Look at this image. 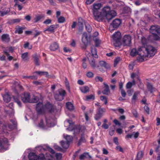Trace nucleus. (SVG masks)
<instances>
[{"label":"nucleus","mask_w":160,"mask_h":160,"mask_svg":"<svg viewBox=\"0 0 160 160\" xmlns=\"http://www.w3.org/2000/svg\"><path fill=\"white\" fill-rule=\"evenodd\" d=\"M10 12V10L8 9L7 10L3 9L2 11H0V16L3 17L7 14Z\"/></svg>","instance_id":"a878e982"},{"label":"nucleus","mask_w":160,"mask_h":160,"mask_svg":"<svg viewBox=\"0 0 160 160\" xmlns=\"http://www.w3.org/2000/svg\"><path fill=\"white\" fill-rule=\"evenodd\" d=\"M39 98L38 97L33 95L32 98H31L30 103L37 102L39 100Z\"/></svg>","instance_id":"cd10ccee"},{"label":"nucleus","mask_w":160,"mask_h":160,"mask_svg":"<svg viewBox=\"0 0 160 160\" xmlns=\"http://www.w3.org/2000/svg\"><path fill=\"white\" fill-rule=\"evenodd\" d=\"M100 3H94L92 8L93 14L94 19L100 22L104 19L109 20L115 17L117 14L114 10H111L109 6L104 7L102 9V12L99 11L102 7Z\"/></svg>","instance_id":"f257e3e1"},{"label":"nucleus","mask_w":160,"mask_h":160,"mask_svg":"<svg viewBox=\"0 0 160 160\" xmlns=\"http://www.w3.org/2000/svg\"><path fill=\"white\" fill-rule=\"evenodd\" d=\"M147 88L149 91H150L151 92H153L154 91V88L153 87L151 83H148L147 84Z\"/></svg>","instance_id":"72a5a7b5"},{"label":"nucleus","mask_w":160,"mask_h":160,"mask_svg":"<svg viewBox=\"0 0 160 160\" xmlns=\"http://www.w3.org/2000/svg\"><path fill=\"white\" fill-rule=\"evenodd\" d=\"M1 40L3 42H8L10 40L9 35L8 34H3L1 36Z\"/></svg>","instance_id":"4468645a"},{"label":"nucleus","mask_w":160,"mask_h":160,"mask_svg":"<svg viewBox=\"0 0 160 160\" xmlns=\"http://www.w3.org/2000/svg\"><path fill=\"white\" fill-rule=\"evenodd\" d=\"M86 158L90 159L92 158V157L88 153H84L80 156L79 158L81 160H83Z\"/></svg>","instance_id":"a211bd4d"},{"label":"nucleus","mask_w":160,"mask_h":160,"mask_svg":"<svg viewBox=\"0 0 160 160\" xmlns=\"http://www.w3.org/2000/svg\"><path fill=\"white\" fill-rule=\"evenodd\" d=\"M34 73H36L40 76L45 75L47 77L48 76V73L47 72L37 71L35 72Z\"/></svg>","instance_id":"bb28decb"},{"label":"nucleus","mask_w":160,"mask_h":160,"mask_svg":"<svg viewBox=\"0 0 160 160\" xmlns=\"http://www.w3.org/2000/svg\"><path fill=\"white\" fill-rule=\"evenodd\" d=\"M44 17V16L42 15H38L36 16L34 18L35 22H36L40 21L42 18Z\"/></svg>","instance_id":"e433bc0d"},{"label":"nucleus","mask_w":160,"mask_h":160,"mask_svg":"<svg viewBox=\"0 0 160 160\" xmlns=\"http://www.w3.org/2000/svg\"><path fill=\"white\" fill-rule=\"evenodd\" d=\"M67 108L70 110H72L74 109L73 105L70 102H68L66 104Z\"/></svg>","instance_id":"2f4dec72"},{"label":"nucleus","mask_w":160,"mask_h":160,"mask_svg":"<svg viewBox=\"0 0 160 160\" xmlns=\"http://www.w3.org/2000/svg\"><path fill=\"white\" fill-rule=\"evenodd\" d=\"M140 49V48L138 49V51H137L135 48L132 49L130 52L131 55L133 57L138 54L140 56V55L139 53Z\"/></svg>","instance_id":"412c9836"},{"label":"nucleus","mask_w":160,"mask_h":160,"mask_svg":"<svg viewBox=\"0 0 160 160\" xmlns=\"http://www.w3.org/2000/svg\"><path fill=\"white\" fill-rule=\"evenodd\" d=\"M59 44L56 42L52 43L50 46V49L51 51H54L59 48Z\"/></svg>","instance_id":"2eb2a0df"},{"label":"nucleus","mask_w":160,"mask_h":160,"mask_svg":"<svg viewBox=\"0 0 160 160\" xmlns=\"http://www.w3.org/2000/svg\"><path fill=\"white\" fill-rule=\"evenodd\" d=\"M56 157L57 160H60L62 158V154L60 153H57L56 154Z\"/></svg>","instance_id":"3c124183"},{"label":"nucleus","mask_w":160,"mask_h":160,"mask_svg":"<svg viewBox=\"0 0 160 160\" xmlns=\"http://www.w3.org/2000/svg\"><path fill=\"white\" fill-rule=\"evenodd\" d=\"M131 37L129 35H125L122 39V44L124 46H129L131 43Z\"/></svg>","instance_id":"6e6552de"},{"label":"nucleus","mask_w":160,"mask_h":160,"mask_svg":"<svg viewBox=\"0 0 160 160\" xmlns=\"http://www.w3.org/2000/svg\"><path fill=\"white\" fill-rule=\"evenodd\" d=\"M23 28L22 27L19 26H17L16 27V30L15 31V33L21 34L23 32Z\"/></svg>","instance_id":"4be33fe9"},{"label":"nucleus","mask_w":160,"mask_h":160,"mask_svg":"<svg viewBox=\"0 0 160 160\" xmlns=\"http://www.w3.org/2000/svg\"><path fill=\"white\" fill-rule=\"evenodd\" d=\"M101 100L105 104H106L108 103L107 98L104 96H101L100 98Z\"/></svg>","instance_id":"c03bdc74"},{"label":"nucleus","mask_w":160,"mask_h":160,"mask_svg":"<svg viewBox=\"0 0 160 160\" xmlns=\"http://www.w3.org/2000/svg\"><path fill=\"white\" fill-rule=\"evenodd\" d=\"M132 134H133L134 137L136 138L138 137L139 135V133L138 132H134Z\"/></svg>","instance_id":"774afa93"},{"label":"nucleus","mask_w":160,"mask_h":160,"mask_svg":"<svg viewBox=\"0 0 160 160\" xmlns=\"http://www.w3.org/2000/svg\"><path fill=\"white\" fill-rule=\"evenodd\" d=\"M46 111L50 112H53L54 111L53 106L49 103H48L44 105V112Z\"/></svg>","instance_id":"f8f14e48"},{"label":"nucleus","mask_w":160,"mask_h":160,"mask_svg":"<svg viewBox=\"0 0 160 160\" xmlns=\"http://www.w3.org/2000/svg\"><path fill=\"white\" fill-rule=\"evenodd\" d=\"M139 83L138 85L139 87L141 89H142L143 87V84L141 82L140 79H138Z\"/></svg>","instance_id":"338daca9"},{"label":"nucleus","mask_w":160,"mask_h":160,"mask_svg":"<svg viewBox=\"0 0 160 160\" xmlns=\"http://www.w3.org/2000/svg\"><path fill=\"white\" fill-rule=\"evenodd\" d=\"M113 122L115 123L116 125H118L120 126L121 125L120 123L117 120L114 119L113 121Z\"/></svg>","instance_id":"052dcab7"},{"label":"nucleus","mask_w":160,"mask_h":160,"mask_svg":"<svg viewBox=\"0 0 160 160\" xmlns=\"http://www.w3.org/2000/svg\"><path fill=\"white\" fill-rule=\"evenodd\" d=\"M40 56L38 55L36 53H35L32 55V57L34 59V62L36 65L39 66V58Z\"/></svg>","instance_id":"6ab92c4d"},{"label":"nucleus","mask_w":160,"mask_h":160,"mask_svg":"<svg viewBox=\"0 0 160 160\" xmlns=\"http://www.w3.org/2000/svg\"><path fill=\"white\" fill-rule=\"evenodd\" d=\"M28 53L27 52L22 53L21 55V58L24 61L28 60L29 58L28 56Z\"/></svg>","instance_id":"b1692460"},{"label":"nucleus","mask_w":160,"mask_h":160,"mask_svg":"<svg viewBox=\"0 0 160 160\" xmlns=\"http://www.w3.org/2000/svg\"><path fill=\"white\" fill-rule=\"evenodd\" d=\"M143 155V153L142 151L139 152L137 155V159L138 160L141 159Z\"/></svg>","instance_id":"ea45409f"},{"label":"nucleus","mask_w":160,"mask_h":160,"mask_svg":"<svg viewBox=\"0 0 160 160\" xmlns=\"http://www.w3.org/2000/svg\"><path fill=\"white\" fill-rule=\"evenodd\" d=\"M17 6L18 7V10H21L22 8V6L21 5L17 4V3H16L14 5V6Z\"/></svg>","instance_id":"0e129e2a"},{"label":"nucleus","mask_w":160,"mask_h":160,"mask_svg":"<svg viewBox=\"0 0 160 160\" xmlns=\"http://www.w3.org/2000/svg\"><path fill=\"white\" fill-rule=\"evenodd\" d=\"M66 139L67 142H71L72 140V136L69 135H67L66 137Z\"/></svg>","instance_id":"de8ad7c7"},{"label":"nucleus","mask_w":160,"mask_h":160,"mask_svg":"<svg viewBox=\"0 0 160 160\" xmlns=\"http://www.w3.org/2000/svg\"><path fill=\"white\" fill-rule=\"evenodd\" d=\"M121 95H122V96L123 97H124V98L126 96V93L125 92L123 89H121Z\"/></svg>","instance_id":"680f3d73"},{"label":"nucleus","mask_w":160,"mask_h":160,"mask_svg":"<svg viewBox=\"0 0 160 160\" xmlns=\"http://www.w3.org/2000/svg\"><path fill=\"white\" fill-rule=\"evenodd\" d=\"M102 115V113H100L98 112L96 114L94 118L95 120H98L101 117Z\"/></svg>","instance_id":"58836bf2"},{"label":"nucleus","mask_w":160,"mask_h":160,"mask_svg":"<svg viewBox=\"0 0 160 160\" xmlns=\"http://www.w3.org/2000/svg\"><path fill=\"white\" fill-rule=\"evenodd\" d=\"M104 86L105 89L103 91L102 93L103 94L107 95L110 92L108 85L106 84H104Z\"/></svg>","instance_id":"7c9ffc66"},{"label":"nucleus","mask_w":160,"mask_h":160,"mask_svg":"<svg viewBox=\"0 0 160 160\" xmlns=\"http://www.w3.org/2000/svg\"><path fill=\"white\" fill-rule=\"evenodd\" d=\"M132 86V83L130 82H128L126 84V87L127 88H130Z\"/></svg>","instance_id":"864d4df0"},{"label":"nucleus","mask_w":160,"mask_h":160,"mask_svg":"<svg viewBox=\"0 0 160 160\" xmlns=\"http://www.w3.org/2000/svg\"><path fill=\"white\" fill-rule=\"evenodd\" d=\"M65 21V18L62 16L58 18V22L59 23H63Z\"/></svg>","instance_id":"a19ab883"},{"label":"nucleus","mask_w":160,"mask_h":160,"mask_svg":"<svg viewBox=\"0 0 160 160\" xmlns=\"http://www.w3.org/2000/svg\"><path fill=\"white\" fill-rule=\"evenodd\" d=\"M144 108L146 112L148 114H149V107L147 106L146 105L144 107Z\"/></svg>","instance_id":"4d7b16f0"},{"label":"nucleus","mask_w":160,"mask_h":160,"mask_svg":"<svg viewBox=\"0 0 160 160\" xmlns=\"http://www.w3.org/2000/svg\"><path fill=\"white\" fill-rule=\"evenodd\" d=\"M68 123L69 124V127L68 128H67V129H68L69 130H74V133H79L80 131V129L79 127H75V125L72 122V121L71 120H68L67 122H65L64 123L66 124V123Z\"/></svg>","instance_id":"423d86ee"},{"label":"nucleus","mask_w":160,"mask_h":160,"mask_svg":"<svg viewBox=\"0 0 160 160\" xmlns=\"http://www.w3.org/2000/svg\"><path fill=\"white\" fill-rule=\"evenodd\" d=\"M91 52L93 57L97 58L98 57L97 51L96 48L94 47H92L91 48Z\"/></svg>","instance_id":"393cba45"},{"label":"nucleus","mask_w":160,"mask_h":160,"mask_svg":"<svg viewBox=\"0 0 160 160\" xmlns=\"http://www.w3.org/2000/svg\"><path fill=\"white\" fill-rule=\"evenodd\" d=\"M121 21L119 19H115L110 24L109 30L112 32L115 29L117 28L121 23Z\"/></svg>","instance_id":"20e7f679"},{"label":"nucleus","mask_w":160,"mask_h":160,"mask_svg":"<svg viewBox=\"0 0 160 160\" xmlns=\"http://www.w3.org/2000/svg\"><path fill=\"white\" fill-rule=\"evenodd\" d=\"M87 76L88 78H92L93 76V74L92 72H88L87 74Z\"/></svg>","instance_id":"6e6d98bb"},{"label":"nucleus","mask_w":160,"mask_h":160,"mask_svg":"<svg viewBox=\"0 0 160 160\" xmlns=\"http://www.w3.org/2000/svg\"><path fill=\"white\" fill-rule=\"evenodd\" d=\"M135 126L134 125H132L128 127V131H125V132L127 133L128 132H132V129L134 128Z\"/></svg>","instance_id":"bf43d9fd"},{"label":"nucleus","mask_w":160,"mask_h":160,"mask_svg":"<svg viewBox=\"0 0 160 160\" xmlns=\"http://www.w3.org/2000/svg\"><path fill=\"white\" fill-rule=\"evenodd\" d=\"M117 150L121 152H123V150L122 147L120 146H117L116 148Z\"/></svg>","instance_id":"13d9d810"},{"label":"nucleus","mask_w":160,"mask_h":160,"mask_svg":"<svg viewBox=\"0 0 160 160\" xmlns=\"http://www.w3.org/2000/svg\"><path fill=\"white\" fill-rule=\"evenodd\" d=\"M113 41L112 43L115 47H120L122 44L121 39V33L119 32H117L115 33L112 36Z\"/></svg>","instance_id":"7ed1b4c3"},{"label":"nucleus","mask_w":160,"mask_h":160,"mask_svg":"<svg viewBox=\"0 0 160 160\" xmlns=\"http://www.w3.org/2000/svg\"><path fill=\"white\" fill-rule=\"evenodd\" d=\"M80 89L82 92L83 93H86L89 91V88L88 86H83L80 88Z\"/></svg>","instance_id":"5701e85b"},{"label":"nucleus","mask_w":160,"mask_h":160,"mask_svg":"<svg viewBox=\"0 0 160 160\" xmlns=\"http://www.w3.org/2000/svg\"><path fill=\"white\" fill-rule=\"evenodd\" d=\"M3 100L5 102H8L10 101L11 100V98L8 94L4 95L3 96Z\"/></svg>","instance_id":"c85d7f7f"},{"label":"nucleus","mask_w":160,"mask_h":160,"mask_svg":"<svg viewBox=\"0 0 160 160\" xmlns=\"http://www.w3.org/2000/svg\"><path fill=\"white\" fill-rule=\"evenodd\" d=\"M95 98V97L94 95H90L86 96V98L85 100L88 101L89 100H94Z\"/></svg>","instance_id":"79ce46f5"},{"label":"nucleus","mask_w":160,"mask_h":160,"mask_svg":"<svg viewBox=\"0 0 160 160\" xmlns=\"http://www.w3.org/2000/svg\"><path fill=\"white\" fill-rule=\"evenodd\" d=\"M95 80L96 81L102 82L103 81L102 78L100 77H97L95 78Z\"/></svg>","instance_id":"69168bd1"},{"label":"nucleus","mask_w":160,"mask_h":160,"mask_svg":"<svg viewBox=\"0 0 160 160\" xmlns=\"http://www.w3.org/2000/svg\"><path fill=\"white\" fill-rule=\"evenodd\" d=\"M21 99L24 103L30 102L31 97L29 93L25 92L21 95Z\"/></svg>","instance_id":"1a4fd4ad"},{"label":"nucleus","mask_w":160,"mask_h":160,"mask_svg":"<svg viewBox=\"0 0 160 160\" xmlns=\"http://www.w3.org/2000/svg\"><path fill=\"white\" fill-rule=\"evenodd\" d=\"M86 29L88 32H91L92 30V28L90 25L88 23H85Z\"/></svg>","instance_id":"c9c22d12"},{"label":"nucleus","mask_w":160,"mask_h":160,"mask_svg":"<svg viewBox=\"0 0 160 160\" xmlns=\"http://www.w3.org/2000/svg\"><path fill=\"white\" fill-rule=\"evenodd\" d=\"M69 142H64L63 141H61L60 142V143L62 147L64 148H68L69 146Z\"/></svg>","instance_id":"473e14b6"},{"label":"nucleus","mask_w":160,"mask_h":160,"mask_svg":"<svg viewBox=\"0 0 160 160\" xmlns=\"http://www.w3.org/2000/svg\"><path fill=\"white\" fill-rule=\"evenodd\" d=\"M89 62L91 66L93 68L95 67L96 65L95 63V61L93 58L91 60H89Z\"/></svg>","instance_id":"4c0bfd02"},{"label":"nucleus","mask_w":160,"mask_h":160,"mask_svg":"<svg viewBox=\"0 0 160 160\" xmlns=\"http://www.w3.org/2000/svg\"><path fill=\"white\" fill-rule=\"evenodd\" d=\"M58 27L59 25L58 24L52 25L44 30L43 32L45 33L46 31H48L50 33H54L55 32V30Z\"/></svg>","instance_id":"9d476101"},{"label":"nucleus","mask_w":160,"mask_h":160,"mask_svg":"<svg viewBox=\"0 0 160 160\" xmlns=\"http://www.w3.org/2000/svg\"><path fill=\"white\" fill-rule=\"evenodd\" d=\"M29 160H45L44 156L43 154H40L38 156L33 153H30L28 155Z\"/></svg>","instance_id":"39448f33"},{"label":"nucleus","mask_w":160,"mask_h":160,"mask_svg":"<svg viewBox=\"0 0 160 160\" xmlns=\"http://www.w3.org/2000/svg\"><path fill=\"white\" fill-rule=\"evenodd\" d=\"M65 91L61 89L58 91V93L54 95L55 99L57 101H62L64 99V97L66 94Z\"/></svg>","instance_id":"0eeeda50"},{"label":"nucleus","mask_w":160,"mask_h":160,"mask_svg":"<svg viewBox=\"0 0 160 160\" xmlns=\"http://www.w3.org/2000/svg\"><path fill=\"white\" fill-rule=\"evenodd\" d=\"M106 109L104 108H99L98 109V112L100 113H102V114L104 112H106Z\"/></svg>","instance_id":"09e8293b"},{"label":"nucleus","mask_w":160,"mask_h":160,"mask_svg":"<svg viewBox=\"0 0 160 160\" xmlns=\"http://www.w3.org/2000/svg\"><path fill=\"white\" fill-rule=\"evenodd\" d=\"M44 105L42 102H39L37 104L36 109L38 112L41 114L44 112Z\"/></svg>","instance_id":"9b49d317"},{"label":"nucleus","mask_w":160,"mask_h":160,"mask_svg":"<svg viewBox=\"0 0 160 160\" xmlns=\"http://www.w3.org/2000/svg\"><path fill=\"white\" fill-rule=\"evenodd\" d=\"M156 52V49L151 46L141 47L139 52L141 57L138 58V60L140 62H142L144 60V58L153 56Z\"/></svg>","instance_id":"f03ea898"},{"label":"nucleus","mask_w":160,"mask_h":160,"mask_svg":"<svg viewBox=\"0 0 160 160\" xmlns=\"http://www.w3.org/2000/svg\"><path fill=\"white\" fill-rule=\"evenodd\" d=\"M52 20L51 19H47L43 22V24L48 25L50 24L52 22Z\"/></svg>","instance_id":"8fccbe9b"},{"label":"nucleus","mask_w":160,"mask_h":160,"mask_svg":"<svg viewBox=\"0 0 160 160\" xmlns=\"http://www.w3.org/2000/svg\"><path fill=\"white\" fill-rule=\"evenodd\" d=\"M21 21V20L20 19H13L11 20V22L12 23H18Z\"/></svg>","instance_id":"5fc2aeb1"},{"label":"nucleus","mask_w":160,"mask_h":160,"mask_svg":"<svg viewBox=\"0 0 160 160\" xmlns=\"http://www.w3.org/2000/svg\"><path fill=\"white\" fill-rule=\"evenodd\" d=\"M158 35V33H156L154 34H152V37L154 40H157L159 39V37Z\"/></svg>","instance_id":"37998d69"},{"label":"nucleus","mask_w":160,"mask_h":160,"mask_svg":"<svg viewBox=\"0 0 160 160\" xmlns=\"http://www.w3.org/2000/svg\"><path fill=\"white\" fill-rule=\"evenodd\" d=\"M139 93L140 92L139 91H136L134 93L132 98V102H135L136 100L137 99Z\"/></svg>","instance_id":"c756f323"},{"label":"nucleus","mask_w":160,"mask_h":160,"mask_svg":"<svg viewBox=\"0 0 160 160\" xmlns=\"http://www.w3.org/2000/svg\"><path fill=\"white\" fill-rule=\"evenodd\" d=\"M82 41L84 44H86L88 42V37L87 34L86 32H84L82 36Z\"/></svg>","instance_id":"aec40b11"},{"label":"nucleus","mask_w":160,"mask_h":160,"mask_svg":"<svg viewBox=\"0 0 160 160\" xmlns=\"http://www.w3.org/2000/svg\"><path fill=\"white\" fill-rule=\"evenodd\" d=\"M4 53L8 57V58L9 61H11L13 59V57L10 56L9 52L7 50H4L3 51Z\"/></svg>","instance_id":"f704fd0d"},{"label":"nucleus","mask_w":160,"mask_h":160,"mask_svg":"<svg viewBox=\"0 0 160 160\" xmlns=\"http://www.w3.org/2000/svg\"><path fill=\"white\" fill-rule=\"evenodd\" d=\"M150 32L152 34L158 33L159 32V28L155 26H152L151 27L150 30Z\"/></svg>","instance_id":"f3484780"},{"label":"nucleus","mask_w":160,"mask_h":160,"mask_svg":"<svg viewBox=\"0 0 160 160\" xmlns=\"http://www.w3.org/2000/svg\"><path fill=\"white\" fill-rule=\"evenodd\" d=\"M96 46H98L99 45L101 42V40L98 38H96L94 40Z\"/></svg>","instance_id":"a18cd8bd"},{"label":"nucleus","mask_w":160,"mask_h":160,"mask_svg":"<svg viewBox=\"0 0 160 160\" xmlns=\"http://www.w3.org/2000/svg\"><path fill=\"white\" fill-rule=\"evenodd\" d=\"M120 60V58L119 57H118L115 60L114 62V66L116 67V66L117 65V64L119 62Z\"/></svg>","instance_id":"603ef678"},{"label":"nucleus","mask_w":160,"mask_h":160,"mask_svg":"<svg viewBox=\"0 0 160 160\" xmlns=\"http://www.w3.org/2000/svg\"><path fill=\"white\" fill-rule=\"evenodd\" d=\"M99 66L98 65V67L99 68L100 67H104L108 69L110 68V65L103 61H101L99 62Z\"/></svg>","instance_id":"dca6fc26"},{"label":"nucleus","mask_w":160,"mask_h":160,"mask_svg":"<svg viewBox=\"0 0 160 160\" xmlns=\"http://www.w3.org/2000/svg\"><path fill=\"white\" fill-rule=\"evenodd\" d=\"M102 153L104 154L107 155L108 153V152L106 149L103 148L102 150Z\"/></svg>","instance_id":"e2e57ef3"},{"label":"nucleus","mask_w":160,"mask_h":160,"mask_svg":"<svg viewBox=\"0 0 160 160\" xmlns=\"http://www.w3.org/2000/svg\"><path fill=\"white\" fill-rule=\"evenodd\" d=\"M8 142V139L6 138H4L2 140H0V147L2 149H4L6 144Z\"/></svg>","instance_id":"ddd939ff"},{"label":"nucleus","mask_w":160,"mask_h":160,"mask_svg":"<svg viewBox=\"0 0 160 160\" xmlns=\"http://www.w3.org/2000/svg\"><path fill=\"white\" fill-rule=\"evenodd\" d=\"M15 102L19 106H21V103L18 97H14Z\"/></svg>","instance_id":"49530a36"}]
</instances>
